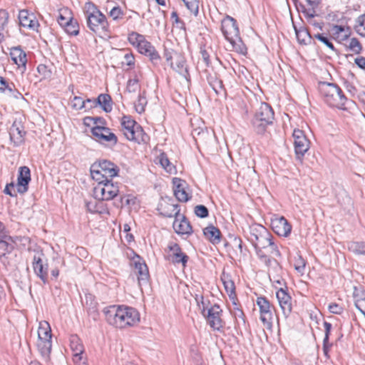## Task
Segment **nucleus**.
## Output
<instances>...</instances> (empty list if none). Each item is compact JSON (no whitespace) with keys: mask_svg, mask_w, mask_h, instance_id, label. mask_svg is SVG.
<instances>
[{"mask_svg":"<svg viewBox=\"0 0 365 365\" xmlns=\"http://www.w3.org/2000/svg\"><path fill=\"white\" fill-rule=\"evenodd\" d=\"M70 346L73 351V359L77 356H83V346L80 339L76 335H73L70 338Z\"/></svg>","mask_w":365,"mask_h":365,"instance_id":"28","label":"nucleus"},{"mask_svg":"<svg viewBox=\"0 0 365 365\" xmlns=\"http://www.w3.org/2000/svg\"><path fill=\"white\" fill-rule=\"evenodd\" d=\"M109 15L113 20H118L122 17L123 12L119 6H115L109 12Z\"/></svg>","mask_w":365,"mask_h":365,"instance_id":"52","label":"nucleus"},{"mask_svg":"<svg viewBox=\"0 0 365 365\" xmlns=\"http://www.w3.org/2000/svg\"><path fill=\"white\" fill-rule=\"evenodd\" d=\"M107 322L119 329L135 325L140 321L138 311L126 306H110L104 310Z\"/></svg>","mask_w":365,"mask_h":365,"instance_id":"1","label":"nucleus"},{"mask_svg":"<svg viewBox=\"0 0 365 365\" xmlns=\"http://www.w3.org/2000/svg\"><path fill=\"white\" fill-rule=\"evenodd\" d=\"M37 347L41 356L46 361L49 360L52 347L51 339H38Z\"/></svg>","mask_w":365,"mask_h":365,"instance_id":"27","label":"nucleus"},{"mask_svg":"<svg viewBox=\"0 0 365 365\" xmlns=\"http://www.w3.org/2000/svg\"><path fill=\"white\" fill-rule=\"evenodd\" d=\"M119 170L116 165L106 160L93 163L90 170L92 178L97 182L106 181L117 176Z\"/></svg>","mask_w":365,"mask_h":365,"instance_id":"7","label":"nucleus"},{"mask_svg":"<svg viewBox=\"0 0 365 365\" xmlns=\"http://www.w3.org/2000/svg\"><path fill=\"white\" fill-rule=\"evenodd\" d=\"M42 252H37L33 257L32 267L35 274L41 279L43 284L48 282V266L43 263Z\"/></svg>","mask_w":365,"mask_h":365,"instance_id":"16","label":"nucleus"},{"mask_svg":"<svg viewBox=\"0 0 365 365\" xmlns=\"http://www.w3.org/2000/svg\"><path fill=\"white\" fill-rule=\"evenodd\" d=\"M10 56L13 62L18 66L21 73L26 70L27 58L24 51L19 46L13 47L10 50Z\"/></svg>","mask_w":365,"mask_h":365,"instance_id":"21","label":"nucleus"},{"mask_svg":"<svg viewBox=\"0 0 365 365\" xmlns=\"http://www.w3.org/2000/svg\"><path fill=\"white\" fill-rule=\"evenodd\" d=\"M88 28L94 34L101 36L108 31V22L103 15L92 2H86L83 6Z\"/></svg>","mask_w":365,"mask_h":365,"instance_id":"2","label":"nucleus"},{"mask_svg":"<svg viewBox=\"0 0 365 365\" xmlns=\"http://www.w3.org/2000/svg\"><path fill=\"white\" fill-rule=\"evenodd\" d=\"M73 361L75 365H88L84 356H76L75 358L73 359Z\"/></svg>","mask_w":365,"mask_h":365,"instance_id":"59","label":"nucleus"},{"mask_svg":"<svg viewBox=\"0 0 365 365\" xmlns=\"http://www.w3.org/2000/svg\"><path fill=\"white\" fill-rule=\"evenodd\" d=\"M26 132L23 126L19 123L14 122L10 128V139L15 146H18L24 143Z\"/></svg>","mask_w":365,"mask_h":365,"instance_id":"23","label":"nucleus"},{"mask_svg":"<svg viewBox=\"0 0 365 365\" xmlns=\"http://www.w3.org/2000/svg\"><path fill=\"white\" fill-rule=\"evenodd\" d=\"M175 196L180 202H187L190 198L188 193L185 190V188L175 190Z\"/></svg>","mask_w":365,"mask_h":365,"instance_id":"51","label":"nucleus"},{"mask_svg":"<svg viewBox=\"0 0 365 365\" xmlns=\"http://www.w3.org/2000/svg\"><path fill=\"white\" fill-rule=\"evenodd\" d=\"M119 192L118 187L110 180L98 182L93 189V195L96 200H110L117 196Z\"/></svg>","mask_w":365,"mask_h":365,"instance_id":"9","label":"nucleus"},{"mask_svg":"<svg viewBox=\"0 0 365 365\" xmlns=\"http://www.w3.org/2000/svg\"><path fill=\"white\" fill-rule=\"evenodd\" d=\"M266 228L259 225H254L250 227V236L249 240L252 242V244L257 241L258 237L261 236L263 233H266Z\"/></svg>","mask_w":365,"mask_h":365,"instance_id":"31","label":"nucleus"},{"mask_svg":"<svg viewBox=\"0 0 365 365\" xmlns=\"http://www.w3.org/2000/svg\"><path fill=\"white\" fill-rule=\"evenodd\" d=\"M121 130L129 140L138 143H145L148 136L145 133L141 126L130 116L124 115L121 119Z\"/></svg>","mask_w":365,"mask_h":365,"instance_id":"6","label":"nucleus"},{"mask_svg":"<svg viewBox=\"0 0 365 365\" xmlns=\"http://www.w3.org/2000/svg\"><path fill=\"white\" fill-rule=\"evenodd\" d=\"M307 3L314 9L320 3V0H307Z\"/></svg>","mask_w":365,"mask_h":365,"instance_id":"64","label":"nucleus"},{"mask_svg":"<svg viewBox=\"0 0 365 365\" xmlns=\"http://www.w3.org/2000/svg\"><path fill=\"white\" fill-rule=\"evenodd\" d=\"M348 47L350 50L355 53H359L361 50V44L359 40L356 38H352L350 39Z\"/></svg>","mask_w":365,"mask_h":365,"instance_id":"49","label":"nucleus"},{"mask_svg":"<svg viewBox=\"0 0 365 365\" xmlns=\"http://www.w3.org/2000/svg\"><path fill=\"white\" fill-rule=\"evenodd\" d=\"M31 180L30 169L26 166L20 167L17 179V192L24 194L28 190V184Z\"/></svg>","mask_w":365,"mask_h":365,"instance_id":"22","label":"nucleus"},{"mask_svg":"<svg viewBox=\"0 0 365 365\" xmlns=\"http://www.w3.org/2000/svg\"><path fill=\"white\" fill-rule=\"evenodd\" d=\"M124 61H123V63L126 64L127 66H132L134 65L135 59L133 53H126L124 54Z\"/></svg>","mask_w":365,"mask_h":365,"instance_id":"56","label":"nucleus"},{"mask_svg":"<svg viewBox=\"0 0 365 365\" xmlns=\"http://www.w3.org/2000/svg\"><path fill=\"white\" fill-rule=\"evenodd\" d=\"M329 311L335 314H341L343 312V307L336 303H331L328 306Z\"/></svg>","mask_w":365,"mask_h":365,"instance_id":"54","label":"nucleus"},{"mask_svg":"<svg viewBox=\"0 0 365 365\" xmlns=\"http://www.w3.org/2000/svg\"><path fill=\"white\" fill-rule=\"evenodd\" d=\"M221 29L225 38L230 43L237 52L245 54L247 48L240 37L236 21L231 16H226L221 23Z\"/></svg>","mask_w":365,"mask_h":365,"instance_id":"3","label":"nucleus"},{"mask_svg":"<svg viewBox=\"0 0 365 365\" xmlns=\"http://www.w3.org/2000/svg\"><path fill=\"white\" fill-rule=\"evenodd\" d=\"M7 90L9 92H12V87L7 84L5 79L0 76V91Z\"/></svg>","mask_w":365,"mask_h":365,"instance_id":"58","label":"nucleus"},{"mask_svg":"<svg viewBox=\"0 0 365 365\" xmlns=\"http://www.w3.org/2000/svg\"><path fill=\"white\" fill-rule=\"evenodd\" d=\"M314 38L318 39L322 43H323L331 51H335L334 46L328 36H325L323 34H317L314 35Z\"/></svg>","mask_w":365,"mask_h":365,"instance_id":"43","label":"nucleus"},{"mask_svg":"<svg viewBox=\"0 0 365 365\" xmlns=\"http://www.w3.org/2000/svg\"><path fill=\"white\" fill-rule=\"evenodd\" d=\"M14 249V245L6 241H0V257H4L6 254L10 253Z\"/></svg>","mask_w":365,"mask_h":365,"instance_id":"44","label":"nucleus"},{"mask_svg":"<svg viewBox=\"0 0 365 365\" xmlns=\"http://www.w3.org/2000/svg\"><path fill=\"white\" fill-rule=\"evenodd\" d=\"M68 21H69V18L66 19L63 15L60 14L58 22L61 26H64L66 24H68Z\"/></svg>","mask_w":365,"mask_h":365,"instance_id":"61","label":"nucleus"},{"mask_svg":"<svg viewBox=\"0 0 365 365\" xmlns=\"http://www.w3.org/2000/svg\"><path fill=\"white\" fill-rule=\"evenodd\" d=\"M171 67L180 74L184 75L187 73V68L185 66V62L182 57L177 56V58L175 64L170 62Z\"/></svg>","mask_w":365,"mask_h":365,"instance_id":"33","label":"nucleus"},{"mask_svg":"<svg viewBox=\"0 0 365 365\" xmlns=\"http://www.w3.org/2000/svg\"><path fill=\"white\" fill-rule=\"evenodd\" d=\"M130 265L134 267V272L138 277L139 287L146 284L149 279V272L144 261L137 255L131 260Z\"/></svg>","mask_w":365,"mask_h":365,"instance_id":"11","label":"nucleus"},{"mask_svg":"<svg viewBox=\"0 0 365 365\" xmlns=\"http://www.w3.org/2000/svg\"><path fill=\"white\" fill-rule=\"evenodd\" d=\"M292 137L297 158L301 160L309 149L310 142L306 137L304 131L299 129L294 130Z\"/></svg>","mask_w":365,"mask_h":365,"instance_id":"10","label":"nucleus"},{"mask_svg":"<svg viewBox=\"0 0 365 365\" xmlns=\"http://www.w3.org/2000/svg\"><path fill=\"white\" fill-rule=\"evenodd\" d=\"M174 184V192L177 190H182L185 188V182L179 178H175L173 180Z\"/></svg>","mask_w":365,"mask_h":365,"instance_id":"57","label":"nucleus"},{"mask_svg":"<svg viewBox=\"0 0 365 365\" xmlns=\"http://www.w3.org/2000/svg\"><path fill=\"white\" fill-rule=\"evenodd\" d=\"M19 24L21 26L29 28L33 31H37L39 26L38 21L34 14L27 10H21L19 14Z\"/></svg>","mask_w":365,"mask_h":365,"instance_id":"20","label":"nucleus"},{"mask_svg":"<svg viewBox=\"0 0 365 365\" xmlns=\"http://www.w3.org/2000/svg\"><path fill=\"white\" fill-rule=\"evenodd\" d=\"M256 304L259 309L260 320L268 327L271 325L272 319V305L269 300L264 297H258Z\"/></svg>","mask_w":365,"mask_h":365,"instance_id":"13","label":"nucleus"},{"mask_svg":"<svg viewBox=\"0 0 365 365\" xmlns=\"http://www.w3.org/2000/svg\"><path fill=\"white\" fill-rule=\"evenodd\" d=\"M88 103L86 101L83 100L81 97L75 96L71 101V106L76 110H81L86 107V104Z\"/></svg>","mask_w":365,"mask_h":365,"instance_id":"46","label":"nucleus"},{"mask_svg":"<svg viewBox=\"0 0 365 365\" xmlns=\"http://www.w3.org/2000/svg\"><path fill=\"white\" fill-rule=\"evenodd\" d=\"M147 105V99L145 96V91L140 93L137 101L135 103V110L138 113H142L145 110V107Z\"/></svg>","mask_w":365,"mask_h":365,"instance_id":"37","label":"nucleus"},{"mask_svg":"<svg viewBox=\"0 0 365 365\" xmlns=\"http://www.w3.org/2000/svg\"><path fill=\"white\" fill-rule=\"evenodd\" d=\"M9 93H10L11 96H12L16 99L23 98L22 94L21 93H19L18 91H16V89H14L13 88H12V92H9Z\"/></svg>","mask_w":365,"mask_h":365,"instance_id":"62","label":"nucleus"},{"mask_svg":"<svg viewBox=\"0 0 365 365\" xmlns=\"http://www.w3.org/2000/svg\"><path fill=\"white\" fill-rule=\"evenodd\" d=\"M294 269L301 274L304 273L305 269V262L301 257H299V258L296 260L294 264Z\"/></svg>","mask_w":365,"mask_h":365,"instance_id":"53","label":"nucleus"},{"mask_svg":"<svg viewBox=\"0 0 365 365\" xmlns=\"http://www.w3.org/2000/svg\"><path fill=\"white\" fill-rule=\"evenodd\" d=\"M319 91L328 105L344 109L346 98L338 86L331 83L322 82L319 85Z\"/></svg>","mask_w":365,"mask_h":365,"instance_id":"4","label":"nucleus"},{"mask_svg":"<svg viewBox=\"0 0 365 365\" xmlns=\"http://www.w3.org/2000/svg\"><path fill=\"white\" fill-rule=\"evenodd\" d=\"M140 86L139 84V78L137 74L135 75L133 79L128 80L125 93H132L140 91Z\"/></svg>","mask_w":365,"mask_h":365,"instance_id":"35","label":"nucleus"},{"mask_svg":"<svg viewBox=\"0 0 365 365\" xmlns=\"http://www.w3.org/2000/svg\"><path fill=\"white\" fill-rule=\"evenodd\" d=\"M38 339H51V329L49 324L43 321L39 323L38 329Z\"/></svg>","mask_w":365,"mask_h":365,"instance_id":"30","label":"nucleus"},{"mask_svg":"<svg viewBox=\"0 0 365 365\" xmlns=\"http://www.w3.org/2000/svg\"><path fill=\"white\" fill-rule=\"evenodd\" d=\"M221 279L222 281L224 287L230 297H231L232 294H235V284L233 281L230 278V277L223 274Z\"/></svg>","mask_w":365,"mask_h":365,"instance_id":"36","label":"nucleus"},{"mask_svg":"<svg viewBox=\"0 0 365 365\" xmlns=\"http://www.w3.org/2000/svg\"><path fill=\"white\" fill-rule=\"evenodd\" d=\"M348 249L356 255H365V241H353L349 243Z\"/></svg>","mask_w":365,"mask_h":365,"instance_id":"32","label":"nucleus"},{"mask_svg":"<svg viewBox=\"0 0 365 365\" xmlns=\"http://www.w3.org/2000/svg\"><path fill=\"white\" fill-rule=\"evenodd\" d=\"M332 31L334 32V34H339L345 31V29L342 26L336 25L333 26Z\"/></svg>","mask_w":365,"mask_h":365,"instance_id":"63","label":"nucleus"},{"mask_svg":"<svg viewBox=\"0 0 365 365\" xmlns=\"http://www.w3.org/2000/svg\"><path fill=\"white\" fill-rule=\"evenodd\" d=\"M15 187H16V185H15L13 182L7 184L4 190V193L10 195L11 197L16 196V192L15 191Z\"/></svg>","mask_w":365,"mask_h":365,"instance_id":"55","label":"nucleus"},{"mask_svg":"<svg viewBox=\"0 0 365 365\" xmlns=\"http://www.w3.org/2000/svg\"><path fill=\"white\" fill-rule=\"evenodd\" d=\"M63 27H65L66 31L69 34L76 36L79 33V26L77 21H73L71 17H69L68 24H66Z\"/></svg>","mask_w":365,"mask_h":365,"instance_id":"39","label":"nucleus"},{"mask_svg":"<svg viewBox=\"0 0 365 365\" xmlns=\"http://www.w3.org/2000/svg\"><path fill=\"white\" fill-rule=\"evenodd\" d=\"M101 203H98L96 200L93 201H89L86 202V206L88 210L91 213H101V211L99 210V205Z\"/></svg>","mask_w":365,"mask_h":365,"instance_id":"47","label":"nucleus"},{"mask_svg":"<svg viewBox=\"0 0 365 365\" xmlns=\"http://www.w3.org/2000/svg\"><path fill=\"white\" fill-rule=\"evenodd\" d=\"M274 111L267 103H260L252 120V126L258 134H263L269 125L272 124Z\"/></svg>","mask_w":365,"mask_h":365,"instance_id":"5","label":"nucleus"},{"mask_svg":"<svg viewBox=\"0 0 365 365\" xmlns=\"http://www.w3.org/2000/svg\"><path fill=\"white\" fill-rule=\"evenodd\" d=\"M271 226L277 235L282 237H287L292 231V225L284 217L272 219Z\"/></svg>","mask_w":365,"mask_h":365,"instance_id":"18","label":"nucleus"},{"mask_svg":"<svg viewBox=\"0 0 365 365\" xmlns=\"http://www.w3.org/2000/svg\"><path fill=\"white\" fill-rule=\"evenodd\" d=\"M158 210L160 214L167 217H178L180 215V210L178 205L168 202H163L159 204Z\"/></svg>","mask_w":365,"mask_h":365,"instance_id":"25","label":"nucleus"},{"mask_svg":"<svg viewBox=\"0 0 365 365\" xmlns=\"http://www.w3.org/2000/svg\"><path fill=\"white\" fill-rule=\"evenodd\" d=\"M276 296L284 316L287 318L292 312V298L284 288L277 291Z\"/></svg>","mask_w":365,"mask_h":365,"instance_id":"17","label":"nucleus"},{"mask_svg":"<svg viewBox=\"0 0 365 365\" xmlns=\"http://www.w3.org/2000/svg\"><path fill=\"white\" fill-rule=\"evenodd\" d=\"M272 242V236L268 231L259 236L257 241L252 243L257 256L261 259H267V253L264 250Z\"/></svg>","mask_w":365,"mask_h":365,"instance_id":"19","label":"nucleus"},{"mask_svg":"<svg viewBox=\"0 0 365 365\" xmlns=\"http://www.w3.org/2000/svg\"><path fill=\"white\" fill-rule=\"evenodd\" d=\"M37 71L43 78H49L51 76V71L46 65L40 64L37 67Z\"/></svg>","mask_w":365,"mask_h":365,"instance_id":"48","label":"nucleus"},{"mask_svg":"<svg viewBox=\"0 0 365 365\" xmlns=\"http://www.w3.org/2000/svg\"><path fill=\"white\" fill-rule=\"evenodd\" d=\"M111 98L109 95L101 94L97 99L92 101L87 99V102L90 103V107H93L99 105L106 112H110L112 110V106L110 104Z\"/></svg>","mask_w":365,"mask_h":365,"instance_id":"26","label":"nucleus"},{"mask_svg":"<svg viewBox=\"0 0 365 365\" xmlns=\"http://www.w3.org/2000/svg\"><path fill=\"white\" fill-rule=\"evenodd\" d=\"M355 63L361 68L365 69V58L359 56L355 58Z\"/></svg>","mask_w":365,"mask_h":365,"instance_id":"60","label":"nucleus"},{"mask_svg":"<svg viewBox=\"0 0 365 365\" xmlns=\"http://www.w3.org/2000/svg\"><path fill=\"white\" fill-rule=\"evenodd\" d=\"M195 213L197 217L204 218L208 216V210L205 205H199L195 207Z\"/></svg>","mask_w":365,"mask_h":365,"instance_id":"50","label":"nucleus"},{"mask_svg":"<svg viewBox=\"0 0 365 365\" xmlns=\"http://www.w3.org/2000/svg\"><path fill=\"white\" fill-rule=\"evenodd\" d=\"M91 133L95 140L101 143H110L115 145L117 143L116 135L108 128L96 126L91 129Z\"/></svg>","mask_w":365,"mask_h":365,"instance_id":"12","label":"nucleus"},{"mask_svg":"<svg viewBox=\"0 0 365 365\" xmlns=\"http://www.w3.org/2000/svg\"><path fill=\"white\" fill-rule=\"evenodd\" d=\"M195 301L197 304V306L199 307V309L201 311L202 314L203 316H205L207 309H210L207 306L209 302L205 301L202 295H196Z\"/></svg>","mask_w":365,"mask_h":365,"instance_id":"42","label":"nucleus"},{"mask_svg":"<svg viewBox=\"0 0 365 365\" xmlns=\"http://www.w3.org/2000/svg\"><path fill=\"white\" fill-rule=\"evenodd\" d=\"M264 251L265 252V253H267V259H264V261L266 262H269V259L268 258L269 255H272L274 257L280 256L279 250H278L277 246L274 243L273 241L264 250Z\"/></svg>","mask_w":365,"mask_h":365,"instance_id":"40","label":"nucleus"},{"mask_svg":"<svg viewBox=\"0 0 365 365\" xmlns=\"http://www.w3.org/2000/svg\"><path fill=\"white\" fill-rule=\"evenodd\" d=\"M128 39L129 43L138 49L139 53L149 57L153 63H158L160 59L158 53L143 35L133 31L129 34Z\"/></svg>","mask_w":365,"mask_h":365,"instance_id":"8","label":"nucleus"},{"mask_svg":"<svg viewBox=\"0 0 365 365\" xmlns=\"http://www.w3.org/2000/svg\"><path fill=\"white\" fill-rule=\"evenodd\" d=\"M222 310L219 305L215 304L210 309H207L205 317L207 318V323L215 330H220L222 327V321L220 318Z\"/></svg>","mask_w":365,"mask_h":365,"instance_id":"15","label":"nucleus"},{"mask_svg":"<svg viewBox=\"0 0 365 365\" xmlns=\"http://www.w3.org/2000/svg\"><path fill=\"white\" fill-rule=\"evenodd\" d=\"M354 29L359 36L365 37V14L357 17L355 21Z\"/></svg>","mask_w":365,"mask_h":365,"instance_id":"34","label":"nucleus"},{"mask_svg":"<svg viewBox=\"0 0 365 365\" xmlns=\"http://www.w3.org/2000/svg\"><path fill=\"white\" fill-rule=\"evenodd\" d=\"M9 13L4 9L0 10V31H5L9 20Z\"/></svg>","mask_w":365,"mask_h":365,"instance_id":"45","label":"nucleus"},{"mask_svg":"<svg viewBox=\"0 0 365 365\" xmlns=\"http://www.w3.org/2000/svg\"><path fill=\"white\" fill-rule=\"evenodd\" d=\"M205 236L213 244L220 242V231L212 225L207 226L203 230Z\"/></svg>","mask_w":365,"mask_h":365,"instance_id":"29","label":"nucleus"},{"mask_svg":"<svg viewBox=\"0 0 365 365\" xmlns=\"http://www.w3.org/2000/svg\"><path fill=\"white\" fill-rule=\"evenodd\" d=\"M185 6L195 16H197L199 11V0H182Z\"/></svg>","mask_w":365,"mask_h":365,"instance_id":"41","label":"nucleus"},{"mask_svg":"<svg viewBox=\"0 0 365 365\" xmlns=\"http://www.w3.org/2000/svg\"><path fill=\"white\" fill-rule=\"evenodd\" d=\"M159 163L168 173H172L175 170V167L170 162L168 158L165 153H162L160 155Z\"/></svg>","mask_w":365,"mask_h":365,"instance_id":"38","label":"nucleus"},{"mask_svg":"<svg viewBox=\"0 0 365 365\" xmlns=\"http://www.w3.org/2000/svg\"><path fill=\"white\" fill-rule=\"evenodd\" d=\"M175 232L179 235H188L192 232V227L186 217L182 215H179L175 217L173 224Z\"/></svg>","mask_w":365,"mask_h":365,"instance_id":"24","label":"nucleus"},{"mask_svg":"<svg viewBox=\"0 0 365 365\" xmlns=\"http://www.w3.org/2000/svg\"><path fill=\"white\" fill-rule=\"evenodd\" d=\"M168 249L167 259L173 264L181 263L183 267H185L188 256L182 252L179 245L172 242L168 245Z\"/></svg>","mask_w":365,"mask_h":365,"instance_id":"14","label":"nucleus"}]
</instances>
